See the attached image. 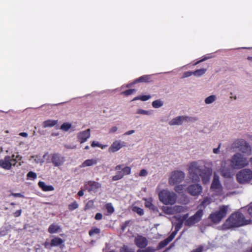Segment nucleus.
<instances>
[{
    "instance_id": "f257e3e1",
    "label": "nucleus",
    "mask_w": 252,
    "mask_h": 252,
    "mask_svg": "<svg viewBox=\"0 0 252 252\" xmlns=\"http://www.w3.org/2000/svg\"><path fill=\"white\" fill-rule=\"evenodd\" d=\"M251 153L250 146L246 144L242 149V153H237L233 155L230 159L229 165L226 161H222L220 168L219 169L221 175L225 178H231L234 174V169H240L247 166L249 163L248 156Z\"/></svg>"
},
{
    "instance_id": "f03ea898",
    "label": "nucleus",
    "mask_w": 252,
    "mask_h": 252,
    "mask_svg": "<svg viewBox=\"0 0 252 252\" xmlns=\"http://www.w3.org/2000/svg\"><path fill=\"white\" fill-rule=\"evenodd\" d=\"M250 220L245 219L244 215L239 212L232 214L225 221L223 224L224 229H228L233 227H239L250 223Z\"/></svg>"
},
{
    "instance_id": "7ed1b4c3",
    "label": "nucleus",
    "mask_w": 252,
    "mask_h": 252,
    "mask_svg": "<svg viewBox=\"0 0 252 252\" xmlns=\"http://www.w3.org/2000/svg\"><path fill=\"white\" fill-rule=\"evenodd\" d=\"M159 201L164 205H173L176 202L177 194L168 189H162L158 192Z\"/></svg>"
},
{
    "instance_id": "20e7f679",
    "label": "nucleus",
    "mask_w": 252,
    "mask_h": 252,
    "mask_svg": "<svg viewBox=\"0 0 252 252\" xmlns=\"http://www.w3.org/2000/svg\"><path fill=\"white\" fill-rule=\"evenodd\" d=\"M229 211L228 205H221L219 209L212 212L209 216L211 220L214 223H219Z\"/></svg>"
},
{
    "instance_id": "39448f33",
    "label": "nucleus",
    "mask_w": 252,
    "mask_h": 252,
    "mask_svg": "<svg viewBox=\"0 0 252 252\" xmlns=\"http://www.w3.org/2000/svg\"><path fill=\"white\" fill-rule=\"evenodd\" d=\"M188 170L189 178L193 182L199 181V175L202 171L201 163L200 161H192L188 165Z\"/></svg>"
},
{
    "instance_id": "423d86ee",
    "label": "nucleus",
    "mask_w": 252,
    "mask_h": 252,
    "mask_svg": "<svg viewBox=\"0 0 252 252\" xmlns=\"http://www.w3.org/2000/svg\"><path fill=\"white\" fill-rule=\"evenodd\" d=\"M17 159H20L19 156L12 155L11 156H5L3 159H0V167L5 170H10L12 166L15 165Z\"/></svg>"
},
{
    "instance_id": "0eeeda50",
    "label": "nucleus",
    "mask_w": 252,
    "mask_h": 252,
    "mask_svg": "<svg viewBox=\"0 0 252 252\" xmlns=\"http://www.w3.org/2000/svg\"><path fill=\"white\" fill-rule=\"evenodd\" d=\"M210 189L215 195L222 196L224 195L223 189L219 180V177L216 173L214 174Z\"/></svg>"
},
{
    "instance_id": "6e6552de",
    "label": "nucleus",
    "mask_w": 252,
    "mask_h": 252,
    "mask_svg": "<svg viewBox=\"0 0 252 252\" xmlns=\"http://www.w3.org/2000/svg\"><path fill=\"white\" fill-rule=\"evenodd\" d=\"M237 179L239 183L245 184L252 179V171L250 169H243L237 174Z\"/></svg>"
},
{
    "instance_id": "1a4fd4ad",
    "label": "nucleus",
    "mask_w": 252,
    "mask_h": 252,
    "mask_svg": "<svg viewBox=\"0 0 252 252\" xmlns=\"http://www.w3.org/2000/svg\"><path fill=\"white\" fill-rule=\"evenodd\" d=\"M185 173L181 171H175L171 173L168 180L170 185L174 186L181 182L185 178Z\"/></svg>"
},
{
    "instance_id": "9d476101",
    "label": "nucleus",
    "mask_w": 252,
    "mask_h": 252,
    "mask_svg": "<svg viewBox=\"0 0 252 252\" xmlns=\"http://www.w3.org/2000/svg\"><path fill=\"white\" fill-rule=\"evenodd\" d=\"M115 170L120 171L112 178L113 181H117L123 178L124 176L127 175L131 173V168L129 166H124L123 165H118L115 167Z\"/></svg>"
},
{
    "instance_id": "9b49d317",
    "label": "nucleus",
    "mask_w": 252,
    "mask_h": 252,
    "mask_svg": "<svg viewBox=\"0 0 252 252\" xmlns=\"http://www.w3.org/2000/svg\"><path fill=\"white\" fill-rule=\"evenodd\" d=\"M203 215L202 210H199L192 217L188 219L185 222V224L191 226L198 222Z\"/></svg>"
},
{
    "instance_id": "f8f14e48",
    "label": "nucleus",
    "mask_w": 252,
    "mask_h": 252,
    "mask_svg": "<svg viewBox=\"0 0 252 252\" xmlns=\"http://www.w3.org/2000/svg\"><path fill=\"white\" fill-rule=\"evenodd\" d=\"M188 216V214L182 216H179V215H177L172 219V223L175 226V229L176 231H178L179 229L182 227L184 220L187 219Z\"/></svg>"
},
{
    "instance_id": "ddd939ff",
    "label": "nucleus",
    "mask_w": 252,
    "mask_h": 252,
    "mask_svg": "<svg viewBox=\"0 0 252 252\" xmlns=\"http://www.w3.org/2000/svg\"><path fill=\"white\" fill-rule=\"evenodd\" d=\"M52 163L55 166H62L65 162V158L59 154H54L51 156Z\"/></svg>"
},
{
    "instance_id": "4468645a",
    "label": "nucleus",
    "mask_w": 252,
    "mask_h": 252,
    "mask_svg": "<svg viewBox=\"0 0 252 252\" xmlns=\"http://www.w3.org/2000/svg\"><path fill=\"white\" fill-rule=\"evenodd\" d=\"M188 192L192 196H198L202 191V188L199 184H193L187 188Z\"/></svg>"
},
{
    "instance_id": "2eb2a0df",
    "label": "nucleus",
    "mask_w": 252,
    "mask_h": 252,
    "mask_svg": "<svg viewBox=\"0 0 252 252\" xmlns=\"http://www.w3.org/2000/svg\"><path fill=\"white\" fill-rule=\"evenodd\" d=\"M125 146V143L120 140H115L109 148L108 151L111 153H115Z\"/></svg>"
},
{
    "instance_id": "dca6fc26",
    "label": "nucleus",
    "mask_w": 252,
    "mask_h": 252,
    "mask_svg": "<svg viewBox=\"0 0 252 252\" xmlns=\"http://www.w3.org/2000/svg\"><path fill=\"white\" fill-rule=\"evenodd\" d=\"M190 119L188 116H178L172 119L169 124L170 126L181 125L184 122H188Z\"/></svg>"
},
{
    "instance_id": "f3484780",
    "label": "nucleus",
    "mask_w": 252,
    "mask_h": 252,
    "mask_svg": "<svg viewBox=\"0 0 252 252\" xmlns=\"http://www.w3.org/2000/svg\"><path fill=\"white\" fill-rule=\"evenodd\" d=\"M90 129H87L79 132L77 134V137L78 141L82 144L86 142L90 138Z\"/></svg>"
},
{
    "instance_id": "a211bd4d",
    "label": "nucleus",
    "mask_w": 252,
    "mask_h": 252,
    "mask_svg": "<svg viewBox=\"0 0 252 252\" xmlns=\"http://www.w3.org/2000/svg\"><path fill=\"white\" fill-rule=\"evenodd\" d=\"M49 158V155L48 153H45L43 157L40 156H32L30 160L32 162H34L36 164H40L41 165L44 162V159Z\"/></svg>"
},
{
    "instance_id": "6ab92c4d",
    "label": "nucleus",
    "mask_w": 252,
    "mask_h": 252,
    "mask_svg": "<svg viewBox=\"0 0 252 252\" xmlns=\"http://www.w3.org/2000/svg\"><path fill=\"white\" fill-rule=\"evenodd\" d=\"M135 244L139 248H144L148 245V241L146 238L138 236L135 239Z\"/></svg>"
},
{
    "instance_id": "aec40b11",
    "label": "nucleus",
    "mask_w": 252,
    "mask_h": 252,
    "mask_svg": "<svg viewBox=\"0 0 252 252\" xmlns=\"http://www.w3.org/2000/svg\"><path fill=\"white\" fill-rule=\"evenodd\" d=\"M151 79L150 75H144L140 77L139 78L135 79L132 83L128 84L126 87L128 88L132 86L133 85L139 83V82H148Z\"/></svg>"
},
{
    "instance_id": "412c9836",
    "label": "nucleus",
    "mask_w": 252,
    "mask_h": 252,
    "mask_svg": "<svg viewBox=\"0 0 252 252\" xmlns=\"http://www.w3.org/2000/svg\"><path fill=\"white\" fill-rule=\"evenodd\" d=\"M97 163V159L96 158L87 159L82 163L80 167L81 168H85L95 165Z\"/></svg>"
},
{
    "instance_id": "4be33fe9",
    "label": "nucleus",
    "mask_w": 252,
    "mask_h": 252,
    "mask_svg": "<svg viewBox=\"0 0 252 252\" xmlns=\"http://www.w3.org/2000/svg\"><path fill=\"white\" fill-rule=\"evenodd\" d=\"M86 186L89 191H96L100 187V185L95 182L89 181Z\"/></svg>"
},
{
    "instance_id": "5701e85b",
    "label": "nucleus",
    "mask_w": 252,
    "mask_h": 252,
    "mask_svg": "<svg viewBox=\"0 0 252 252\" xmlns=\"http://www.w3.org/2000/svg\"><path fill=\"white\" fill-rule=\"evenodd\" d=\"M211 174L212 171L210 170H208L207 172H201V174L199 175V176L201 177L202 182L203 184H206L209 183Z\"/></svg>"
},
{
    "instance_id": "b1692460",
    "label": "nucleus",
    "mask_w": 252,
    "mask_h": 252,
    "mask_svg": "<svg viewBox=\"0 0 252 252\" xmlns=\"http://www.w3.org/2000/svg\"><path fill=\"white\" fill-rule=\"evenodd\" d=\"M176 234V232H173L170 235V236L167 238L164 241L161 242L158 245V249H161L165 246H166L170 241H171L173 238L175 237Z\"/></svg>"
},
{
    "instance_id": "393cba45",
    "label": "nucleus",
    "mask_w": 252,
    "mask_h": 252,
    "mask_svg": "<svg viewBox=\"0 0 252 252\" xmlns=\"http://www.w3.org/2000/svg\"><path fill=\"white\" fill-rule=\"evenodd\" d=\"M135 114L139 116H150L153 114V110H144L142 108H138L135 111Z\"/></svg>"
},
{
    "instance_id": "a878e982",
    "label": "nucleus",
    "mask_w": 252,
    "mask_h": 252,
    "mask_svg": "<svg viewBox=\"0 0 252 252\" xmlns=\"http://www.w3.org/2000/svg\"><path fill=\"white\" fill-rule=\"evenodd\" d=\"M39 187L44 191H53L54 188L51 185H47L44 182H38Z\"/></svg>"
},
{
    "instance_id": "bb28decb",
    "label": "nucleus",
    "mask_w": 252,
    "mask_h": 252,
    "mask_svg": "<svg viewBox=\"0 0 252 252\" xmlns=\"http://www.w3.org/2000/svg\"><path fill=\"white\" fill-rule=\"evenodd\" d=\"M57 123V120L49 119L43 122L42 126L44 128L52 127L55 126Z\"/></svg>"
},
{
    "instance_id": "cd10ccee",
    "label": "nucleus",
    "mask_w": 252,
    "mask_h": 252,
    "mask_svg": "<svg viewBox=\"0 0 252 252\" xmlns=\"http://www.w3.org/2000/svg\"><path fill=\"white\" fill-rule=\"evenodd\" d=\"M64 243V241L59 237H54L53 238L50 243V245L52 247H57L60 246Z\"/></svg>"
},
{
    "instance_id": "c85d7f7f",
    "label": "nucleus",
    "mask_w": 252,
    "mask_h": 252,
    "mask_svg": "<svg viewBox=\"0 0 252 252\" xmlns=\"http://www.w3.org/2000/svg\"><path fill=\"white\" fill-rule=\"evenodd\" d=\"M217 99V97L216 95H211L204 99V102L207 105L211 104L215 102Z\"/></svg>"
},
{
    "instance_id": "c756f323",
    "label": "nucleus",
    "mask_w": 252,
    "mask_h": 252,
    "mask_svg": "<svg viewBox=\"0 0 252 252\" xmlns=\"http://www.w3.org/2000/svg\"><path fill=\"white\" fill-rule=\"evenodd\" d=\"M164 105V101L160 99H157L152 102V105L154 108H159L163 106Z\"/></svg>"
},
{
    "instance_id": "7c9ffc66",
    "label": "nucleus",
    "mask_w": 252,
    "mask_h": 252,
    "mask_svg": "<svg viewBox=\"0 0 252 252\" xmlns=\"http://www.w3.org/2000/svg\"><path fill=\"white\" fill-rule=\"evenodd\" d=\"M162 211L167 214H175L174 206H163L161 208Z\"/></svg>"
},
{
    "instance_id": "2f4dec72",
    "label": "nucleus",
    "mask_w": 252,
    "mask_h": 252,
    "mask_svg": "<svg viewBox=\"0 0 252 252\" xmlns=\"http://www.w3.org/2000/svg\"><path fill=\"white\" fill-rule=\"evenodd\" d=\"M151 98V96L150 94L146 95H141L137 96L135 97L132 101H135L137 100H140L142 101H145Z\"/></svg>"
},
{
    "instance_id": "473e14b6",
    "label": "nucleus",
    "mask_w": 252,
    "mask_h": 252,
    "mask_svg": "<svg viewBox=\"0 0 252 252\" xmlns=\"http://www.w3.org/2000/svg\"><path fill=\"white\" fill-rule=\"evenodd\" d=\"M60 226L56 224H52L50 225L48 228V232L50 233H57L60 229Z\"/></svg>"
},
{
    "instance_id": "72a5a7b5",
    "label": "nucleus",
    "mask_w": 252,
    "mask_h": 252,
    "mask_svg": "<svg viewBox=\"0 0 252 252\" xmlns=\"http://www.w3.org/2000/svg\"><path fill=\"white\" fill-rule=\"evenodd\" d=\"M206 69L205 68L197 69L193 71V75L196 77H200L206 72Z\"/></svg>"
},
{
    "instance_id": "f704fd0d",
    "label": "nucleus",
    "mask_w": 252,
    "mask_h": 252,
    "mask_svg": "<svg viewBox=\"0 0 252 252\" xmlns=\"http://www.w3.org/2000/svg\"><path fill=\"white\" fill-rule=\"evenodd\" d=\"M185 188L186 186L184 185H177L175 187L174 190L176 192L181 193L184 191Z\"/></svg>"
},
{
    "instance_id": "c9c22d12",
    "label": "nucleus",
    "mask_w": 252,
    "mask_h": 252,
    "mask_svg": "<svg viewBox=\"0 0 252 252\" xmlns=\"http://www.w3.org/2000/svg\"><path fill=\"white\" fill-rule=\"evenodd\" d=\"M145 206L148 207L152 210L155 209V206L152 203V199L151 198H149L145 199Z\"/></svg>"
},
{
    "instance_id": "e433bc0d",
    "label": "nucleus",
    "mask_w": 252,
    "mask_h": 252,
    "mask_svg": "<svg viewBox=\"0 0 252 252\" xmlns=\"http://www.w3.org/2000/svg\"><path fill=\"white\" fill-rule=\"evenodd\" d=\"M71 127V124L68 123H64L61 126V129L63 131H68Z\"/></svg>"
},
{
    "instance_id": "4c0bfd02",
    "label": "nucleus",
    "mask_w": 252,
    "mask_h": 252,
    "mask_svg": "<svg viewBox=\"0 0 252 252\" xmlns=\"http://www.w3.org/2000/svg\"><path fill=\"white\" fill-rule=\"evenodd\" d=\"M213 201V200L211 197H207L204 198L203 201L202 202V205L205 207L207 205H209Z\"/></svg>"
},
{
    "instance_id": "58836bf2",
    "label": "nucleus",
    "mask_w": 252,
    "mask_h": 252,
    "mask_svg": "<svg viewBox=\"0 0 252 252\" xmlns=\"http://www.w3.org/2000/svg\"><path fill=\"white\" fill-rule=\"evenodd\" d=\"M132 210L133 212L137 213L138 215L140 216L143 215L144 214L143 209L138 207L133 206L132 208Z\"/></svg>"
},
{
    "instance_id": "ea45409f",
    "label": "nucleus",
    "mask_w": 252,
    "mask_h": 252,
    "mask_svg": "<svg viewBox=\"0 0 252 252\" xmlns=\"http://www.w3.org/2000/svg\"><path fill=\"white\" fill-rule=\"evenodd\" d=\"M105 208L107 212L109 214H112L114 212V208L111 203H107L106 204Z\"/></svg>"
},
{
    "instance_id": "a19ab883",
    "label": "nucleus",
    "mask_w": 252,
    "mask_h": 252,
    "mask_svg": "<svg viewBox=\"0 0 252 252\" xmlns=\"http://www.w3.org/2000/svg\"><path fill=\"white\" fill-rule=\"evenodd\" d=\"M78 207V204L76 201H73L68 205V209L70 211H73Z\"/></svg>"
},
{
    "instance_id": "79ce46f5",
    "label": "nucleus",
    "mask_w": 252,
    "mask_h": 252,
    "mask_svg": "<svg viewBox=\"0 0 252 252\" xmlns=\"http://www.w3.org/2000/svg\"><path fill=\"white\" fill-rule=\"evenodd\" d=\"M175 213L184 212L186 208L182 206H174Z\"/></svg>"
},
{
    "instance_id": "37998d69",
    "label": "nucleus",
    "mask_w": 252,
    "mask_h": 252,
    "mask_svg": "<svg viewBox=\"0 0 252 252\" xmlns=\"http://www.w3.org/2000/svg\"><path fill=\"white\" fill-rule=\"evenodd\" d=\"M120 252H134V250L129 249L126 246H124L120 250Z\"/></svg>"
},
{
    "instance_id": "c03bdc74",
    "label": "nucleus",
    "mask_w": 252,
    "mask_h": 252,
    "mask_svg": "<svg viewBox=\"0 0 252 252\" xmlns=\"http://www.w3.org/2000/svg\"><path fill=\"white\" fill-rule=\"evenodd\" d=\"M100 232L99 229L97 228H92L90 231H89V235L92 236L94 235L95 234H98Z\"/></svg>"
},
{
    "instance_id": "a18cd8bd",
    "label": "nucleus",
    "mask_w": 252,
    "mask_h": 252,
    "mask_svg": "<svg viewBox=\"0 0 252 252\" xmlns=\"http://www.w3.org/2000/svg\"><path fill=\"white\" fill-rule=\"evenodd\" d=\"M135 92H136V90H135V89H129V90H128L125 92H122V94L126 96H127V95L131 94H132L135 93Z\"/></svg>"
},
{
    "instance_id": "49530a36",
    "label": "nucleus",
    "mask_w": 252,
    "mask_h": 252,
    "mask_svg": "<svg viewBox=\"0 0 252 252\" xmlns=\"http://www.w3.org/2000/svg\"><path fill=\"white\" fill-rule=\"evenodd\" d=\"M94 206V201L93 200H89L86 204L85 210H88L92 208Z\"/></svg>"
},
{
    "instance_id": "de8ad7c7",
    "label": "nucleus",
    "mask_w": 252,
    "mask_h": 252,
    "mask_svg": "<svg viewBox=\"0 0 252 252\" xmlns=\"http://www.w3.org/2000/svg\"><path fill=\"white\" fill-rule=\"evenodd\" d=\"M36 177V173L32 171L29 172L27 174V177L29 179H35Z\"/></svg>"
},
{
    "instance_id": "09e8293b",
    "label": "nucleus",
    "mask_w": 252,
    "mask_h": 252,
    "mask_svg": "<svg viewBox=\"0 0 252 252\" xmlns=\"http://www.w3.org/2000/svg\"><path fill=\"white\" fill-rule=\"evenodd\" d=\"M212 57V56L211 55H206L202 59L199 60V61L195 63L193 65H195L196 64H197L198 63H201L202 62H203L206 60H208L209 59H210Z\"/></svg>"
},
{
    "instance_id": "8fccbe9b",
    "label": "nucleus",
    "mask_w": 252,
    "mask_h": 252,
    "mask_svg": "<svg viewBox=\"0 0 252 252\" xmlns=\"http://www.w3.org/2000/svg\"><path fill=\"white\" fill-rule=\"evenodd\" d=\"M155 250L152 248L148 247L145 250H138L137 252H154Z\"/></svg>"
},
{
    "instance_id": "3c124183",
    "label": "nucleus",
    "mask_w": 252,
    "mask_h": 252,
    "mask_svg": "<svg viewBox=\"0 0 252 252\" xmlns=\"http://www.w3.org/2000/svg\"><path fill=\"white\" fill-rule=\"evenodd\" d=\"M192 75H193V71H186L184 73L183 78H187Z\"/></svg>"
},
{
    "instance_id": "603ef678",
    "label": "nucleus",
    "mask_w": 252,
    "mask_h": 252,
    "mask_svg": "<svg viewBox=\"0 0 252 252\" xmlns=\"http://www.w3.org/2000/svg\"><path fill=\"white\" fill-rule=\"evenodd\" d=\"M148 175V172L145 169H142L139 173L140 177H146Z\"/></svg>"
},
{
    "instance_id": "864d4df0",
    "label": "nucleus",
    "mask_w": 252,
    "mask_h": 252,
    "mask_svg": "<svg viewBox=\"0 0 252 252\" xmlns=\"http://www.w3.org/2000/svg\"><path fill=\"white\" fill-rule=\"evenodd\" d=\"M11 195L15 197H21L23 198L24 197V195L21 193H12Z\"/></svg>"
},
{
    "instance_id": "5fc2aeb1",
    "label": "nucleus",
    "mask_w": 252,
    "mask_h": 252,
    "mask_svg": "<svg viewBox=\"0 0 252 252\" xmlns=\"http://www.w3.org/2000/svg\"><path fill=\"white\" fill-rule=\"evenodd\" d=\"M118 130V127L116 126H113L109 129V132L110 133H114Z\"/></svg>"
},
{
    "instance_id": "6e6d98bb",
    "label": "nucleus",
    "mask_w": 252,
    "mask_h": 252,
    "mask_svg": "<svg viewBox=\"0 0 252 252\" xmlns=\"http://www.w3.org/2000/svg\"><path fill=\"white\" fill-rule=\"evenodd\" d=\"M91 146L92 147H99V146H100V144L97 141H94L92 142Z\"/></svg>"
},
{
    "instance_id": "4d7b16f0",
    "label": "nucleus",
    "mask_w": 252,
    "mask_h": 252,
    "mask_svg": "<svg viewBox=\"0 0 252 252\" xmlns=\"http://www.w3.org/2000/svg\"><path fill=\"white\" fill-rule=\"evenodd\" d=\"M21 213H22V210L21 209L17 210L13 213V216L15 217H18L21 215Z\"/></svg>"
},
{
    "instance_id": "13d9d810",
    "label": "nucleus",
    "mask_w": 252,
    "mask_h": 252,
    "mask_svg": "<svg viewBox=\"0 0 252 252\" xmlns=\"http://www.w3.org/2000/svg\"><path fill=\"white\" fill-rule=\"evenodd\" d=\"M203 251V248L202 246L198 247L197 249L193 250L191 252H202Z\"/></svg>"
},
{
    "instance_id": "bf43d9fd",
    "label": "nucleus",
    "mask_w": 252,
    "mask_h": 252,
    "mask_svg": "<svg viewBox=\"0 0 252 252\" xmlns=\"http://www.w3.org/2000/svg\"><path fill=\"white\" fill-rule=\"evenodd\" d=\"M102 218V215L101 214V213H96V214L95 215V219L96 220H101Z\"/></svg>"
},
{
    "instance_id": "052dcab7",
    "label": "nucleus",
    "mask_w": 252,
    "mask_h": 252,
    "mask_svg": "<svg viewBox=\"0 0 252 252\" xmlns=\"http://www.w3.org/2000/svg\"><path fill=\"white\" fill-rule=\"evenodd\" d=\"M6 234V231L3 228L0 229V235L1 236H4Z\"/></svg>"
},
{
    "instance_id": "680f3d73",
    "label": "nucleus",
    "mask_w": 252,
    "mask_h": 252,
    "mask_svg": "<svg viewBox=\"0 0 252 252\" xmlns=\"http://www.w3.org/2000/svg\"><path fill=\"white\" fill-rule=\"evenodd\" d=\"M130 221H126L124 224L122 225V229L124 231L126 228L127 225L129 223Z\"/></svg>"
},
{
    "instance_id": "e2e57ef3",
    "label": "nucleus",
    "mask_w": 252,
    "mask_h": 252,
    "mask_svg": "<svg viewBox=\"0 0 252 252\" xmlns=\"http://www.w3.org/2000/svg\"><path fill=\"white\" fill-rule=\"evenodd\" d=\"M220 144L219 145V146H218V148H214V149H213V153H214V154H219V152H220Z\"/></svg>"
},
{
    "instance_id": "0e129e2a",
    "label": "nucleus",
    "mask_w": 252,
    "mask_h": 252,
    "mask_svg": "<svg viewBox=\"0 0 252 252\" xmlns=\"http://www.w3.org/2000/svg\"><path fill=\"white\" fill-rule=\"evenodd\" d=\"M248 214L252 217V204H251L248 209Z\"/></svg>"
},
{
    "instance_id": "69168bd1",
    "label": "nucleus",
    "mask_w": 252,
    "mask_h": 252,
    "mask_svg": "<svg viewBox=\"0 0 252 252\" xmlns=\"http://www.w3.org/2000/svg\"><path fill=\"white\" fill-rule=\"evenodd\" d=\"M134 132H135V131L134 130H128V131L124 133V135H131V134L134 133Z\"/></svg>"
},
{
    "instance_id": "338daca9",
    "label": "nucleus",
    "mask_w": 252,
    "mask_h": 252,
    "mask_svg": "<svg viewBox=\"0 0 252 252\" xmlns=\"http://www.w3.org/2000/svg\"><path fill=\"white\" fill-rule=\"evenodd\" d=\"M44 247L46 249H50L52 246H51L50 243L49 242L46 241L44 243Z\"/></svg>"
},
{
    "instance_id": "774afa93",
    "label": "nucleus",
    "mask_w": 252,
    "mask_h": 252,
    "mask_svg": "<svg viewBox=\"0 0 252 252\" xmlns=\"http://www.w3.org/2000/svg\"><path fill=\"white\" fill-rule=\"evenodd\" d=\"M19 135L24 137H27L28 136V133L26 132H21Z\"/></svg>"
}]
</instances>
